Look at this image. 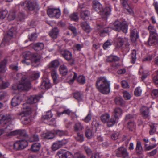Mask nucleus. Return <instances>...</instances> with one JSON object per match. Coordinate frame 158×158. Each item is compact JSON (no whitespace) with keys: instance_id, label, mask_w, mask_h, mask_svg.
I'll list each match as a JSON object with an SVG mask.
<instances>
[{"instance_id":"obj_33","label":"nucleus","mask_w":158,"mask_h":158,"mask_svg":"<svg viewBox=\"0 0 158 158\" xmlns=\"http://www.w3.org/2000/svg\"><path fill=\"white\" fill-rule=\"evenodd\" d=\"M51 76L53 79L54 83L56 84L58 83L57 80L58 75L56 70H54L52 71Z\"/></svg>"},{"instance_id":"obj_23","label":"nucleus","mask_w":158,"mask_h":158,"mask_svg":"<svg viewBox=\"0 0 158 158\" xmlns=\"http://www.w3.org/2000/svg\"><path fill=\"white\" fill-rule=\"evenodd\" d=\"M3 124H6L14 119L13 116L10 114H6L2 115Z\"/></svg>"},{"instance_id":"obj_12","label":"nucleus","mask_w":158,"mask_h":158,"mask_svg":"<svg viewBox=\"0 0 158 158\" xmlns=\"http://www.w3.org/2000/svg\"><path fill=\"white\" fill-rule=\"evenodd\" d=\"M57 154L60 158H73V156L69 151H58Z\"/></svg>"},{"instance_id":"obj_31","label":"nucleus","mask_w":158,"mask_h":158,"mask_svg":"<svg viewBox=\"0 0 158 158\" xmlns=\"http://www.w3.org/2000/svg\"><path fill=\"white\" fill-rule=\"evenodd\" d=\"M139 74L142 75V79L143 81L148 75V71L146 70H143V68L141 67L139 71Z\"/></svg>"},{"instance_id":"obj_13","label":"nucleus","mask_w":158,"mask_h":158,"mask_svg":"<svg viewBox=\"0 0 158 158\" xmlns=\"http://www.w3.org/2000/svg\"><path fill=\"white\" fill-rule=\"evenodd\" d=\"M139 37L138 32L135 29H131L130 30V38L131 41L135 42Z\"/></svg>"},{"instance_id":"obj_19","label":"nucleus","mask_w":158,"mask_h":158,"mask_svg":"<svg viewBox=\"0 0 158 158\" xmlns=\"http://www.w3.org/2000/svg\"><path fill=\"white\" fill-rule=\"evenodd\" d=\"M40 97L37 95H33L30 97L27 100V103L29 104H33L38 102Z\"/></svg>"},{"instance_id":"obj_52","label":"nucleus","mask_w":158,"mask_h":158,"mask_svg":"<svg viewBox=\"0 0 158 158\" xmlns=\"http://www.w3.org/2000/svg\"><path fill=\"white\" fill-rule=\"evenodd\" d=\"M8 13V11L6 10H5L0 11V20H3L6 17Z\"/></svg>"},{"instance_id":"obj_29","label":"nucleus","mask_w":158,"mask_h":158,"mask_svg":"<svg viewBox=\"0 0 158 158\" xmlns=\"http://www.w3.org/2000/svg\"><path fill=\"white\" fill-rule=\"evenodd\" d=\"M81 27L82 29L87 32H89L91 29L89 25L86 22H82L81 24Z\"/></svg>"},{"instance_id":"obj_62","label":"nucleus","mask_w":158,"mask_h":158,"mask_svg":"<svg viewBox=\"0 0 158 158\" xmlns=\"http://www.w3.org/2000/svg\"><path fill=\"white\" fill-rule=\"evenodd\" d=\"M37 38V35L35 33H32L28 36V38L31 41L35 40Z\"/></svg>"},{"instance_id":"obj_56","label":"nucleus","mask_w":158,"mask_h":158,"mask_svg":"<svg viewBox=\"0 0 158 158\" xmlns=\"http://www.w3.org/2000/svg\"><path fill=\"white\" fill-rule=\"evenodd\" d=\"M114 102L117 105H122L123 103V101L121 98L117 97L115 98Z\"/></svg>"},{"instance_id":"obj_27","label":"nucleus","mask_w":158,"mask_h":158,"mask_svg":"<svg viewBox=\"0 0 158 158\" xmlns=\"http://www.w3.org/2000/svg\"><path fill=\"white\" fill-rule=\"evenodd\" d=\"M74 131L75 132L79 131L84 129V127L80 122L76 123L73 127Z\"/></svg>"},{"instance_id":"obj_49","label":"nucleus","mask_w":158,"mask_h":158,"mask_svg":"<svg viewBox=\"0 0 158 158\" xmlns=\"http://www.w3.org/2000/svg\"><path fill=\"white\" fill-rule=\"evenodd\" d=\"M149 125L150 127V130L149 131V134L150 135H152L156 131V126L154 124L150 123Z\"/></svg>"},{"instance_id":"obj_11","label":"nucleus","mask_w":158,"mask_h":158,"mask_svg":"<svg viewBox=\"0 0 158 158\" xmlns=\"http://www.w3.org/2000/svg\"><path fill=\"white\" fill-rule=\"evenodd\" d=\"M158 35H150L148 41L146 43L148 46L155 45L158 42Z\"/></svg>"},{"instance_id":"obj_41","label":"nucleus","mask_w":158,"mask_h":158,"mask_svg":"<svg viewBox=\"0 0 158 158\" xmlns=\"http://www.w3.org/2000/svg\"><path fill=\"white\" fill-rule=\"evenodd\" d=\"M122 112V110L120 108H116L114 110L113 115L118 118L121 114Z\"/></svg>"},{"instance_id":"obj_55","label":"nucleus","mask_w":158,"mask_h":158,"mask_svg":"<svg viewBox=\"0 0 158 158\" xmlns=\"http://www.w3.org/2000/svg\"><path fill=\"white\" fill-rule=\"evenodd\" d=\"M77 81L81 84H84L85 82V78L83 76H80L77 79Z\"/></svg>"},{"instance_id":"obj_59","label":"nucleus","mask_w":158,"mask_h":158,"mask_svg":"<svg viewBox=\"0 0 158 158\" xmlns=\"http://www.w3.org/2000/svg\"><path fill=\"white\" fill-rule=\"evenodd\" d=\"M142 90L140 87H137L135 89L134 91V94L136 96H139L141 95Z\"/></svg>"},{"instance_id":"obj_26","label":"nucleus","mask_w":158,"mask_h":158,"mask_svg":"<svg viewBox=\"0 0 158 158\" xmlns=\"http://www.w3.org/2000/svg\"><path fill=\"white\" fill-rule=\"evenodd\" d=\"M21 102V99L18 96H15L12 99L11 105L13 106H15L18 105Z\"/></svg>"},{"instance_id":"obj_47","label":"nucleus","mask_w":158,"mask_h":158,"mask_svg":"<svg viewBox=\"0 0 158 158\" xmlns=\"http://www.w3.org/2000/svg\"><path fill=\"white\" fill-rule=\"evenodd\" d=\"M63 112L64 114H65L73 117H75L76 116V115L75 112H72L69 109L64 110Z\"/></svg>"},{"instance_id":"obj_35","label":"nucleus","mask_w":158,"mask_h":158,"mask_svg":"<svg viewBox=\"0 0 158 158\" xmlns=\"http://www.w3.org/2000/svg\"><path fill=\"white\" fill-rule=\"evenodd\" d=\"M90 15V12L88 10H82L81 13V17L83 19H86Z\"/></svg>"},{"instance_id":"obj_28","label":"nucleus","mask_w":158,"mask_h":158,"mask_svg":"<svg viewBox=\"0 0 158 158\" xmlns=\"http://www.w3.org/2000/svg\"><path fill=\"white\" fill-rule=\"evenodd\" d=\"M60 73L63 76L66 75L68 73V69L67 67L64 65L60 66L59 68Z\"/></svg>"},{"instance_id":"obj_3","label":"nucleus","mask_w":158,"mask_h":158,"mask_svg":"<svg viewBox=\"0 0 158 158\" xmlns=\"http://www.w3.org/2000/svg\"><path fill=\"white\" fill-rule=\"evenodd\" d=\"M128 27L126 23L117 20L113 24L112 28L116 31H122L123 32L126 33L127 32Z\"/></svg>"},{"instance_id":"obj_34","label":"nucleus","mask_w":158,"mask_h":158,"mask_svg":"<svg viewBox=\"0 0 158 158\" xmlns=\"http://www.w3.org/2000/svg\"><path fill=\"white\" fill-rule=\"evenodd\" d=\"M110 117V116L109 114L106 113L101 115V119L103 123H107V124L108 122L109 121Z\"/></svg>"},{"instance_id":"obj_51","label":"nucleus","mask_w":158,"mask_h":158,"mask_svg":"<svg viewBox=\"0 0 158 158\" xmlns=\"http://www.w3.org/2000/svg\"><path fill=\"white\" fill-rule=\"evenodd\" d=\"M75 139L77 141L80 143L84 141V138L83 134L80 133H77V136L75 137Z\"/></svg>"},{"instance_id":"obj_40","label":"nucleus","mask_w":158,"mask_h":158,"mask_svg":"<svg viewBox=\"0 0 158 158\" xmlns=\"http://www.w3.org/2000/svg\"><path fill=\"white\" fill-rule=\"evenodd\" d=\"M136 152L138 154H141L143 151V148L140 141H137L135 148Z\"/></svg>"},{"instance_id":"obj_57","label":"nucleus","mask_w":158,"mask_h":158,"mask_svg":"<svg viewBox=\"0 0 158 158\" xmlns=\"http://www.w3.org/2000/svg\"><path fill=\"white\" fill-rule=\"evenodd\" d=\"M19 142L18 141L16 142L14 144L13 149L15 150H18L22 149Z\"/></svg>"},{"instance_id":"obj_48","label":"nucleus","mask_w":158,"mask_h":158,"mask_svg":"<svg viewBox=\"0 0 158 158\" xmlns=\"http://www.w3.org/2000/svg\"><path fill=\"white\" fill-rule=\"evenodd\" d=\"M6 63L7 61L6 60H4L0 63V68L2 69L0 71V72L4 73L6 71V70L5 66L6 64Z\"/></svg>"},{"instance_id":"obj_15","label":"nucleus","mask_w":158,"mask_h":158,"mask_svg":"<svg viewBox=\"0 0 158 158\" xmlns=\"http://www.w3.org/2000/svg\"><path fill=\"white\" fill-rule=\"evenodd\" d=\"M31 56V53L29 51H26L24 52L23 53V57L24 59L22 60V62L23 64H26L27 65H28L30 64L29 61L27 60L30 59Z\"/></svg>"},{"instance_id":"obj_53","label":"nucleus","mask_w":158,"mask_h":158,"mask_svg":"<svg viewBox=\"0 0 158 158\" xmlns=\"http://www.w3.org/2000/svg\"><path fill=\"white\" fill-rule=\"evenodd\" d=\"M70 18L72 20L77 21L79 19L78 13H74L71 14L70 16Z\"/></svg>"},{"instance_id":"obj_18","label":"nucleus","mask_w":158,"mask_h":158,"mask_svg":"<svg viewBox=\"0 0 158 158\" xmlns=\"http://www.w3.org/2000/svg\"><path fill=\"white\" fill-rule=\"evenodd\" d=\"M118 118L115 115H113L110 119H109V121L107 122V126L108 127H111L114 125L116 123L118 122Z\"/></svg>"},{"instance_id":"obj_6","label":"nucleus","mask_w":158,"mask_h":158,"mask_svg":"<svg viewBox=\"0 0 158 158\" xmlns=\"http://www.w3.org/2000/svg\"><path fill=\"white\" fill-rule=\"evenodd\" d=\"M25 6L27 9L29 11L36 12L39 10L38 4L34 1H28L25 3Z\"/></svg>"},{"instance_id":"obj_36","label":"nucleus","mask_w":158,"mask_h":158,"mask_svg":"<svg viewBox=\"0 0 158 158\" xmlns=\"http://www.w3.org/2000/svg\"><path fill=\"white\" fill-rule=\"evenodd\" d=\"M26 18L25 15L23 13H19L17 15L16 19L18 21L20 22H24Z\"/></svg>"},{"instance_id":"obj_7","label":"nucleus","mask_w":158,"mask_h":158,"mask_svg":"<svg viewBox=\"0 0 158 158\" xmlns=\"http://www.w3.org/2000/svg\"><path fill=\"white\" fill-rule=\"evenodd\" d=\"M47 14L51 17L57 19L60 17L61 12L59 9L50 8L48 10Z\"/></svg>"},{"instance_id":"obj_9","label":"nucleus","mask_w":158,"mask_h":158,"mask_svg":"<svg viewBox=\"0 0 158 158\" xmlns=\"http://www.w3.org/2000/svg\"><path fill=\"white\" fill-rule=\"evenodd\" d=\"M10 135H19L25 139L28 138V137L26 131L24 130H17L14 131L10 132Z\"/></svg>"},{"instance_id":"obj_30","label":"nucleus","mask_w":158,"mask_h":158,"mask_svg":"<svg viewBox=\"0 0 158 158\" xmlns=\"http://www.w3.org/2000/svg\"><path fill=\"white\" fill-rule=\"evenodd\" d=\"M73 97L78 102L82 101L83 100V95L79 92L77 91L75 92L73 94Z\"/></svg>"},{"instance_id":"obj_58","label":"nucleus","mask_w":158,"mask_h":158,"mask_svg":"<svg viewBox=\"0 0 158 158\" xmlns=\"http://www.w3.org/2000/svg\"><path fill=\"white\" fill-rule=\"evenodd\" d=\"M13 127L11 125H8L5 127L4 131L6 133H9V135H10V132H12L11 131L13 129Z\"/></svg>"},{"instance_id":"obj_64","label":"nucleus","mask_w":158,"mask_h":158,"mask_svg":"<svg viewBox=\"0 0 158 158\" xmlns=\"http://www.w3.org/2000/svg\"><path fill=\"white\" fill-rule=\"evenodd\" d=\"M15 13L13 11H11L10 12L8 15V19L9 20H12L15 19Z\"/></svg>"},{"instance_id":"obj_37","label":"nucleus","mask_w":158,"mask_h":158,"mask_svg":"<svg viewBox=\"0 0 158 158\" xmlns=\"http://www.w3.org/2000/svg\"><path fill=\"white\" fill-rule=\"evenodd\" d=\"M148 29L150 32V35H158L156 28L154 26L150 25L148 26Z\"/></svg>"},{"instance_id":"obj_2","label":"nucleus","mask_w":158,"mask_h":158,"mask_svg":"<svg viewBox=\"0 0 158 158\" xmlns=\"http://www.w3.org/2000/svg\"><path fill=\"white\" fill-rule=\"evenodd\" d=\"M96 86L97 89L102 94H107L110 91V82L104 77L97 78Z\"/></svg>"},{"instance_id":"obj_4","label":"nucleus","mask_w":158,"mask_h":158,"mask_svg":"<svg viewBox=\"0 0 158 158\" xmlns=\"http://www.w3.org/2000/svg\"><path fill=\"white\" fill-rule=\"evenodd\" d=\"M23 108L24 110L20 114V115H21L22 117V122L23 124H26L27 123V121L28 120L27 116L31 114L32 110L31 108L27 106V104L26 103L23 104Z\"/></svg>"},{"instance_id":"obj_8","label":"nucleus","mask_w":158,"mask_h":158,"mask_svg":"<svg viewBox=\"0 0 158 158\" xmlns=\"http://www.w3.org/2000/svg\"><path fill=\"white\" fill-rule=\"evenodd\" d=\"M13 31L14 28H11L8 31L7 33L4 37L2 42L1 44V47H4L5 45V43L11 39L13 35Z\"/></svg>"},{"instance_id":"obj_5","label":"nucleus","mask_w":158,"mask_h":158,"mask_svg":"<svg viewBox=\"0 0 158 158\" xmlns=\"http://www.w3.org/2000/svg\"><path fill=\"white\" fill-rule=\"evenodd\" d=\"M116 40L119 42L116 46L117 48H125L128 49L129 48L130 44L128 42V38L126 37L122 38L121 37L118 36V35L117 34Z\"/></svg>"},{"instance_id":"obj_44","label":"nucleus","mask_w":158,"mask_h":158,"mask_svg":"<svg viewBox=\"0 0 158 158\" xmlns=\"http://www.w3.org/2000/svg\"><path fill=\"white\" fill-rule=\"evenodd\" d=\"M111 7L110 6H109L108 7H106L104 9L102 10L103 14H104L106 16H107L111 14Z\"/></svg>"},{"instance_id":"obj_17","label":"nucleus","mask_w":158,"mask_h":158,"mask_svg":"<svg viewBox=\"0 0 158 158\" xmlns=\"http://www.w3.org/2000/svg\"><path fill=\"white\" fill-rule=\"evenodd\" d=\"M61 54L65 59L68 61H69L72 59V54L69 51L64 50L62 51L61 52Z\"/></svg>"},{"instance_id":"obj_14","label":"nucleus","mask_w":158,"mask_h":158,"mask_svg":"<svg viewBox=\"0 0 158 158\" xmlns=\"http://www.w3.org/2000/svg\"><path fill=\"white\" fill-rule=\"evenodd\" d=\"M93 9L98 13L101 12L102 10V5L96 0L93 1Z\"/></svg>"},{"instance_id":"obj_20","label":"nucleus","mask_w":158,"mask_h":158,"mask_svg":"<svg viewBox=\"0 0 158 158\" xmlns=\"http://www.w3.org/2000/svg\"><path fill=\"white\" fill-rule=\"evenodd\" d=\"M59 31L58 28H55L51 30L49 32L50 36L53 39H56L59 34Z\"/></svg>"},{"instance_id":"obj_61","label":"nucleus","mask_w":158,"mask_h":158,"mask_svg":"<svg viewBox=\"0 0 158 158\" xmlns=\"http://www.w3.org/2000/svg\"><path fill=\"white\" fill-rule=\"evenodd\" d=\"M55 132L57 135L60 136H64L66 134L65 131L59 130H56L55 131Z\"/></svg>"},{"instance_id":"obj_50","label":"nucleus","mask_w":158,"mask_h":158,"mask_svg":"<svg viewBox=\"0 0 158 158\" xmlns=\"http://www.w3.org/2000/svg\"><path fill=\"white\" fill-rule=\"evenodd\" d=\"M19 142L22 149L24 148L28 145V142L26 140V139H23L20 140L19 141Z\"/></svg>"},{"instance_id":"obj_21","label":"nucleus","mask_w":158,"mask_h":158,"mask_svg":"<svg viewBox=\"0 0 158 158\" xmlns=\"http://www.w3.org/2000/svg\"><path fill=\"white\" fill-rule=\"evenodd\" d=\"M96 27L98 31L100 32V35L101 36H104L106 34H107L109 31V28H106L103 29L102 27L99 25H98Z\"/></svg>"},{"instance_id":"obj_45","label":"nucleus","mask_w":158,"mask_h":158,"mask_svg":"<svg viewBox=\"0 0 158 158\" xmlns=\"http://www.w3.org/2000/svg\"><path fill=\"white\" fill-rule=\"evenodd\" d=\"M119 58L116 56H110L107 57L106 60L109 62L118 61L119 60Z\"/></svg>"},{"instance_id":"obj_1","label":"nucleus","mask_w":158,"mask_h":158,"mask_svg":"<svg viewBox=\"0 0 158 158\" xmlns=\"http://www.w3.org/2000/svg\"><path fill=\"white\" fill-rule=\"evenodd\" d=\"M39 76V72H34L29 77V80H28L27 75H23L21 73L17 74L15 79L17 80H21L18 85H15L12 86V89L15 91L14 93H18L19 91L29 90L31 87L30 81L37 79Z\"/></svg>"},{"instance_id":"obj_46","label":"nucleus","mask_w":158,"mask_h":158,"mask_svg":"<svg viewBox=\"0 0 158 158\" xmlns=\"http://www.w3.org/2000/svg\"><path fill=\"white\" fill-rule=\"evenodd\" d=\"M93 135V132L92 131V128H87L85 132V135L86 137L88 139H90Z\"/></svg>"},{"instance_id":"obj_32","label":"nucleus","mask_w":158,"mask_h":158,"mask_svg":"<svg viewBox=\"0 0 158 158\" xmlns=\"http://www.w3.org/2000/svg\"><path fill=\"white\" fill-rule=\"evenodd\" d=\"M44 44L42 43H38L35 44L33 47V48L36 51H39L43 49Z\"/></svg>"},{"instance_id":"obj_54","label":"nucleus","mask_w":158,"mask_h":158,"mask_svg":"<svg viewBox=\"0 0 158 158\" xmlns=\"http://www.w3.org/2000/svg\"><path fill=\"white\" fill-rule=\"evenodd\" d=\"M136 51L135 50L132 51L131 53V62L132 63L134 64L135 63L136 59Z\"/></svg>"},{"instance_id":"obj_60","label":"nucleus","mask_w":158,"mask_h":158,"mask_svg":"<svg viewBox=\"0 0 158 158\" xmlns=\"http://www.w3.org/2000/svg\"><path fill=\"white\" fill-rule=\"evenodd\" d=\"M91 119V113L90 111L88 113V114L87 115L86 117L83 119V120L86 123H88Z\"/></svg>"},{"instance_id":"obj_42","label":"nucleus","mask_w":158,"mask_h":158,"mask_svg":"<svg viewBox=\"0 0 158 158\" xmlns=\"http://www.w3.org/2000/svg\"><path fill=\"white\" fill-rule=\"evenodd\" d=\"M40 145L39 143H36L33 144L31 147V150L33 152H36L38 151L40 148Z\"/></svg>"},{"instance_id":"obj_39","label":"nucleus","mask_w":158,"mask_h":158,"mask_svg":"<svg viewBox=\"0 0 158 158\" xmlns=\"http://www.w3.org/2000/svg\"><path fill=\"white\" fill-rule=\"evenodd\" d=\"M59 61L57 60H54L52 61L49 64V68H57L59 65Z\"/></svg>"},{"instance_id":"obj_16","label":"nucleus","mask_w":158,"mask_h":158,"mask_svg":"<svg viewBox=\"0 0 158 158\" xmlns=\"http://www.w3.org/2000/svg\"><path fill=\"white\" fill-rule=\"evenodd\" d=\"M41 87L44 89H48L51 87V84L48 78L44 77L43 78Z\"/></svg>"},{"instance_id":"obj_24","label":"nucleus","mask_w":158,"mask_h":158,"mask_svg":"<svg viewBox=\"0 0 158 158\" xmlns=\"http://www.w3.org/2000/svg\"><path fill=\"white\" fill-rule=\"evenodd\" d=\"M123 6L125 7L126 10L129 13L131 14L133 13V11L129 7L128 4L127 2L128 0H120Z\"/></svg>"},{"instance_id":"obj_63","label":"nucleus","mask_w":158,"mask_h":158,"mask_svg":"<svg viewBox=\"0 0 158 158\" xmlns=\"http://www.w3.org/2000/svg\"><path fill=\"white\" fill-rule=\"evenodd\" d=\"M52 116L51 112L49 111L47 112L46 114L43 116L42 118L44 119H48L52 117Z\"/></svg>"},{"instance_id":"obj_10","label":"nucleus","mask_w":158,"mask_h":158,"mask_svg":"<svg viewBox=\"0 0 158 158\" xmlns=\"http://www.w3.org/2000/svg\"><path fill=\"white\" fill-rule=\"evenodd\" d=\"M116 155L118 157L123 156V158H129L126 149L124 147H120L117 150Z\"/></svg>"},{"instance_id":"obj_25","label":"nucleus","mask_w":158,"mask_h":158,"mask_svg":"<svg viewBox=\"0 0 158 158\" xmlns=\"http://www.w3.org/2000/svg\"><path fill=\"white\" fill-rule=\"evenodd\" d=\"M140 110L142 115L144 118H147L148 117L149 109L148 107L143 106Z\"/></svg>"},{"instance_id":"obj_22","label":"nucleus","mask_w":158,"mask_h":158,"mask_svg":"<svg viewBox=\"0 0 158 158\" xmlns=\"http://www.w3.org/2000/svg\"><path fill=\"white\" fill-rule=\"evenodd\" d=\"M63 144V141H57L53 144L52 149L53 150L56 151L61 147Z\"/></svg>"},{"instance_id":"obj_43","label":"nucleus","mask_w":158,"mask_h":158,"mask_svg":"<svg viewBox=\"0 0 158 158\" xmlns=\"http://www.w3.org/2000/svg\"><path fill=\"white\" fill-rule=\"evenodd\" d=\"M41 58V56L38 53H35L33 54L32 56V60L35 63L39 61Z\"/></svg>"},{"instance_id":"obj_38","label":"nucleus","mask_w":158,"mask_h":158,"mask_svg":"<svg viewBox=\"0 0 158 158\" xmlns=\"http://www.w3.org/2000/svg\"><path fill=\"white\" fill-rule=\"evenodd\" d=\"M42 136L45 138L50 139L53 138L54 135L53 133L50 131H49L47 133L43 134H42Z\"/></svg>"}]
</instances>
